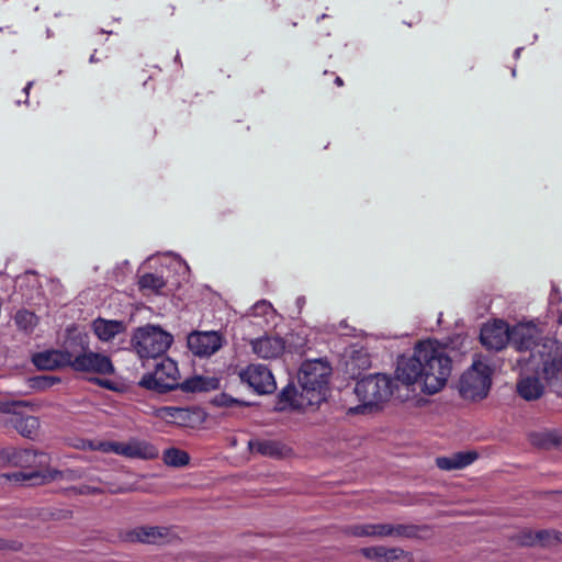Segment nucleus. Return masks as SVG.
<instances>
[{
  "label": "nucleus",
  "mask_w": 562,
  "mask_h": 562,
  "mask_svg": "<svg viewBox=\"0 0 562 562\" xmlns=\"http://www.w3.org/2000/svg\"><path fill=\"white\" fill-rule=\"evenodd\" d=\"M180 372L177 363L170 358H162L153 372L143 375L138 382L139 386L165 393L179 386Z\"/></svg>",
  "instance_id": "nucleus-7"
},
{
  "label": "nucleus",
  "mask_w": 562,
  "mask_h": 562,
  "mask_svg": "<svg viewBox=\"0 0 562 562\" xmlns=\"http://www.w3.org/2000/svg\"><path fill=\"white\" fill-rule=\"evenodd\" d=\"M335 83L338 86V87H341L344 85L342 82V79L340 77H336L335 79Z\"/></svg>",
  "instance_id": "nucleus-46"
},
{
  "label": "nucleus",
  "mask_w": 562,
  "mask_h": 562,
  "mask_svg": "<svg viewBox=\"0 0 562 562\" xmlns=\"http://www.w3.org/2000/svg\"><path fill=\"white\" fill-rule=\"evenodd\" d=\"M452 372V360L447 348L436 340L418 342L409 357H402L396 367V379L415 386L426 395L440 392Z\"/></svg>",
  "instance_id": "nucleus-1"
},
{
  "label": "nucleus",
  "mask_w": 562,
  "mask_h": 562,
  "mask_svg": "<svg viewBox=\"0 0 562 562\" xmlns=\"http://www.w3.org/2000/svg\"><path fill=\"white\" fill-rule=\"evenodd\" d=\"M558 322H559V324H561V325H562V312L559 314Z\"/></svg>",
  "instance_id": "nucleus-48"
},
{
  "label": "nucleus",
  "mask_w": 562,
  "mask_h": 562,
  "mask_svg": "<svg viewBox=\"0 0 562 562\" xmlns=\"http://www.w3.org/2000/svg\"><path fill=\"white\" fill-rule=\"evenodd\" d=\"M59 379L57 378H50V376H38L32 380V386L45 390L47 387H50L56 382H58Z\"/></svg>",
  "instance_id": "nucleus-37"
},
{
  "label": "nucleus",
  "mask_w": 562,
  "mask_h": 562,
  "mask_svg": "<svg viewBox=\"0 0 562 562\" xmlns=\"http://www.w3.org/2000/svg\"><path fill=\"white\" fill-rule=\"evenodd\" d=\"M14 322L20 330L30 333L37 325V316L27 310H20L14 315Z\"/></svg>",
  "instance_id": "nucleus-29"
},
{
  "label": "nucleus",
  "mask_w": 562,
  "mask_h": 562,
  "mask_svg": "<svg viewBox=\"0 0 562 562\" xmlns=\"http://www.w3.org/2000/svg\"><path fill=\"white\" fill-rule=\"evenodd\" d=\"M217 403L220 405H224V406H234L236 404H240V402L232 396H228L226 394H222L218 400H217Z\"/></svg>",
  "instance_id": "nucleus-40"
},
{
  "label": "nucleus",
  "mask_w": 562,
  "mask_h": 562,
  "mask_svg": "<svg viewBox=\"0 0 562 562\" xmlns=\"http://www.w3.org/2000/svg\"><path fill=\"white\" fill-rule=\"evenodd\" d=\"M530 443L540 449H550L561 443L559 435L549 429L531 431L528 435Z\"/></svg>",
  "instance_id": "nucleus-26"
},
{
  "label": "nucleus",
  "mask_w": 562,
  "mask_h": 562,
  "mask_svg": "<svg viewBox=\"0 0 562 562\" xmlns=\"http://www.w3.org/2000/svg\"><path fill=\"white\" fill-rule=\"evenodd\" d=\"M276 314L272 304L266 300H260L255 303L247 313L248 316L262 317L266 323L272 322L276 318Z\"/></svg>",
  "instance_id": "nucleus-27"
},
{
  "label": "nucleus",
  "mask_w": 562,
  "mask_h": 562,
  "mask_svg": "<svg viewBox=\"0 0 562 562\" xmlns=\"http://www.w3.org/2000/svg\"><path fill=\"white\" fill-rule=\"evenodd\" d=\"M168 533L164 527L142 526L126 532L125 540L131 542L157 543Z\"/></svg>",
  "instance_id": "nucleus-18"
},
{
  "label": "nucleus",
  "mask_w": 562,
  "mask_h": 562,
  "mask_svg": "<svg viewBox=\"0 0 562 562\" xmlns=\"http://www.w3.org/2000/svg\"><path fill=\"white\" fill-rule=\"evenodd\" d=\"M90 61H91V63L97 61V58H95V55H94V54H92V55H91V57H90Z\"/></svg>",
  "instance_id": "nucleus-47"
},
{
  "label": "nucleus",
  "mask_w": 562,
  "mask_h": 562,
  "mask_svg": "<svg viewBox=\"0 0 562 562\" xmlns=\"http://www.w3.org/2000/svg\"><path fill=\"white\" fill-rule=\"evenodd\" d=\"M71 369L78 372H90L102 375H111L115 372L110 357L94 352L90 349L87 335L72 336Z\"/></svg>",
  "instance_id": "nucleus-4"
},
{
  "label": "nucleus",
  "mask_w": 562,
  "mask_h": 562,
  "mask_svg": "<svg viewBox=\"0 0 562 562\" xmlns=\"http://www.w3.org/2000/svg\"><path fill=\"white\" fill-rule=\"evenodd\" d=\"M110 453H115L119 456H123L124 453V442L111 441Z\"/></svg>",
  "instance_id": "nucleus-41"
},
{
  "label": "nucleus",
  "mask_w": 562,
  "mask_h": 562,
  "mask_svg": "<svg viewBox=\"0 0 562 562\" xmlns=\"http://www.w3.org/2000/svg\"><path fill=\"white\" fill-rule=\"evenodd\" d=\"M210 382L202 376H192L179 383V386L184 392H202L209 390Z\"/></svg>",
  "instance_id": "nucleus-33"
},
{
  "label": "nucleus",
  "mask_w": 562,
  "mask_h": 562,
  "mask_svg": "<svg viewBox=\"0 0 562 562\" xmlns=\"http://www.w3.org/2000/svg\"><path fill=\"white\" fill-rule=\"evenodd\" d=\"M69 491L75 494H102V493H104L103 488L98 487V486L88 485V484H83L78 487H71Z\"/></svg>",
  "instance_id": "nucleus-39"
},
{
  "label": "nucleus",
  "mask_w": 562,
  "mask_h": 562,
  "mask_svg": "<svg viewBox=\"0 0 562 562\" xmlns=\"http://www.w3.org/2000/svg\"><path fill=\"white\" fill-rule=\"evenodd\" d=\"M72 336L65 342L64 350H45L33 355L32 362L40 370H55L61 367H70L72 360Z\"/></svg>",
  "instance_id": "nucleus-10"
},
{
  "label": "nucleus",
  "mask_w": 562,
  "mask_h": 562,
  "mask_svg": "<svg viewBox=\"0 0 562 562\" xmlns=\"http://www.w3.org/2000/svg\"><path fill=\"white\" fill-rule=\"evenodd\" d=\"M26 405V402L23 401H0V413L8 414L10 417H14V414H19L16 408Z\"/></svg>",
  "instance_id": "nucleus-36"
},
{
  "label": "nucleus",
  "mask_w": 562,
  "mask_h": 562,
  "mask_svg": "<svg viewBox=\"0 0 562 562\" xmlns=\"http://www.w3.org/2000/svg\"><path fill=\"white\" fill-rule=\"evenodd\" d=\"M23 480H33V479H42L41 482L46 481H55V480H65V481H76L81 479V473L76 470H66V471H56L49 470L45 474H41L37 471H31L27 473H21Z\"/></svg>",
  "instance_id": "nucleus-25"
},
{
  "label": "nucleus",
  "mask_w": 562,
  "mask_h": 562,
  "mask_svg": "<svg viewBox=\"0 0 562 562\" xmlns=\"http://www.w3.org/2000/svg\"><path fill=\"white\" fill-rule=\"evenodd\" d=\"M360 553L368 560L375 562H409L411 555L401 548L372 546L360 549Z\"/></svg>",
  "instance_id": "nucleus-15"
},
{
  "label": "nucleus",
  "mask_w": 562,
  "mask_h": 562,
  "mask_svg": "<svg viewBox=\"0 0 562 562\" xmlns=\"http://www.w3.org/2000/svg\"><path fill=\"white\" fill-rule=\"evenodd\" d=\"M49 283H50V285H52V288H53V290H54L55 292H57V293H59V292H60V290H61V284L59 283V281H57V280H50V281H49Z\"/></svg>",
  "instance_id": "nucleus-43"
},
{
  "label": "nucleus",
  "mask_w": 562,
  "mask_h": 562,
  "mask_svg": "<svg viewBox=\"0 0 562 562\" xmlns=\"http://www.w3.org/2000/svg\"><path fill=\"white\" fill-rule=\"evenodd\" d=\"M344 532L352 537L386 538V524H356L346 527Z\"/></svg>",
  "instance_id": "nucleus-23"
},
{
  "label": "nucleus",
  "mask_w": 562,
  "mask_h": 562,
  "mask_svg": "<svg viewBox=\"0 0 562 562\" xmlns=\"http://www.w3.org/2000/svg\"><path fill=\"white\" fill-rule=\"evenodd\" d=\"M32 85H33V82H32V81H30V82L25 86V88H24V92L26 93V95H29V91H30V89H31Z\"/></svg>",
  "instance_id": "nucleus-45"
},
{
  "label": "nucleus",
  "mask_w": 562,
  "mask_h": 562,
  "mask_svg": "<svg viewBox=\"0 0 562 562\" xmlns=\"http://www.w3.org/2000/svg\"><path fill=\"white\" fill-rule=\"evenodd\" d=\"M124 457L131 459H155L158 457V450L150 443L137 439L124 442Z\"/></svg>",
  "instance_id": "nucleus-22"
},
{
  "label": "nucleus",
  "mask_w": 562,
  "mask_h": 562,
  "mask_svg": "<svg viewBox=\"0 0 562 562\" xmlns=\"http://www.w3.org/2000/svg\"><path fill=\"white\" fill-rule=\"evenodd\" d=\"M95 450H100L105 453H110L111 441H100L97 446L93 447Z\"/></svg>",
  "instance_id": "nucleus-42"
},
{
  "label": "nucleus",
  "mask_w": 562,
  "mask_h": 562,
  "mask_svg": "<svg viewBox=\"0 0 562 562\" xmlns=\"http://www.w3.org/2000/svg\"><path fill=\"white\" fill-rule=\"evenodd\" d=\"M510 338V328L503 321L486 323L481 328L480 340L488 350L499 351L506 347Z\"/></svg>",
  "instance_id": "nucleus-12"
},
{
  "label": "nucleus",
  "mask_w": 562,
  "mask_h": 562,
  "mask_svg": "<svg viewBox=\"0 0 562 562\" xmlns=\"http://www.w3.org/2000/svg\"><path fill=\"white\" fill-rule=\"evenodd\" d=\"M139 288L143 290H149L154 293L160 292L161 289L165 288L166 282L162 277L154 274V273H146L142 276L138 280Z\"/></svg>",
  "instance_id": "nucleus-32"
},
{
  "label": "nucleus",
  "mask_w": 562,
  "mask_h": 562,
  "mask_svg": "<svg viewBox=\"0 0 562 562\" xmlns=\"http://www.w3.org/2000/svg\"><path fill=\"white\" fill-rule=\"evenodd\" d=\"M537 544L550 547L562 543V533L555 530H538L536 531Z\"/></svg>",
  "instance_id": "nucleus-34"
},
{
  "label": "nucleus",
  "mask_w": 562,
  "mask_h": 562,
  "mask_svg": "<svg viewBox=\"0 0 562 562\" xmlns=\"http://www.w3.org/2000/svg\"><path fill=\"white\" fill-rule=\"evenodd\" d=\"M517 392L526 401H535L541 397L544 387L537 376H531L526 373L520 374L517 382Z\"/></svg>",
  "instance_id": "nucleus-20"
},
{
  "label": "nucleus",
  "mask_w": 562,
  "mask_h": 562,
  "mask_svg": "<svg viewBox=\"0 0 562 562\" xmlns=\"http://www.w3.org/2000/svg\"><path fill=\"white\" fill-rule=\"evenodd\" d=\"M330 375L331 367L326 359L306 360L297 373L301 390L288 385L281 391L280 397L300 409L318 406L326 400Z\"/></svg>",
  "instance_id": "nucleus-2"
},
{
  "label": "nucleus",
  "mask_w": 562,
  "mask_h": 562,
  "mask_svg": "<svg viewBox=\"0 0 562 562\" xmlns=\"http://www.w3.org/2000/svg\"><path fill=\"white\" fill-rule=\"evenodd\" d=\"M251 452L259 453L261 456L271 457V458H282L285 457L290 449L276 440H250L248 443Z\"/></svg>",
  "instance_id": "nucleus-21"
},
{
  "label": "nucleus",
  "mask_w": 562,
  "mask_h": 562,
  "mask_svg": "<svg viewBox=\"0 0 562 562\" xmlns=\"http://www.w3.org/2000/svg\"><path fill=\"white\" fill-rule=\"evenodd\" d=\"M91 328L99 340L108 342L125 333L126 324L122 321L98 317L92 322Z\"/></svg>",
  "instance_id": "nucleus-17"
},
{
  "label": "nucleus",
  "mask_w": 562,
  "mask_h": 562,
  "mask_svg": "<svg viewBox=\"0 0 562 562\" xmlns=\"http://www.w3.org/2000/svg\"><path fill=\"white\" fill-rule=\"evenodd\" d=\"M477 459L475 451H461L448 457H439L436 459V464L439 469L445 471L459 470L470 465Z\"/></svg>",
  "instance_id": "nucleus-19"
},
{
  "label": "nucleus",
  "mask_w": 562,
  "mask_h": 562,
  "mask_svg": "<svg viewBox=\"0 0 562 562\" xmlns=\"http://www.w3.org/2000/svg\"><path fill=\"white\" fill-rule=\"evenodd\" d=\"M538 358L542 366V375L549 383L562 381V352L557 341L542 345L537 355L531 353L527 366L533 369L538 364Z\"/></svg>",
  "instance_id": "nucleus-8"
},
{
  "label": "nucleus",
  "mask_w": 562,
  "mask_h": 562,
  "mask_svg": "<svg viewBox=\"0 0 562 562\" xmlns=\"http://www.w3.org/2000/svg\"><path fill=\"white\" fill-rule=\"evenodd\" d=\"M164 462L170 467H183L189 463V454L177 448H169L164 452Z\"/></svg>",
  "instance_id": "nucleus-30"
},
{
  "label": "nucleus",
  "mask_w": 562,
  "mask_h": 562,
  "mask_svg": "<svg viewBox=\"0 0 562 562\" xmlns=\"http://www.w3.org/2000/svg\"><path fill=\"white\" fill-rule=\"evenodd\" d=\"M7 458L13 465L23 469L43 468L48 463L45 453L30 449H10L7 451Z\"/></svg>",
  "instance_id": "nucleus-16"
},
{
  "label": "nucleus",
  "mask_w": 562,
  "mask_h": 562,
  "mask_svg": "<svg viewBox=\"0 0 562 562\" xmlns=\"http://www.w3.org/2000/svg\"><path fill=\"white\" fill-rule=\"evenodd\" d=\"M417 535V527L404 524H386V537L392 538H413Z\"/></svg>",
  "instance_id": "nucleus-31"
},
{
  "label": "nucleus",
  "mask_w": 562,
  "mask_h": 562,
  "mask_svg": "<svg viewBox=\"0 0 562 562\" xmlns=\"http://www.w3.org/2000/svg\"><path fill=\"white\" fill-rule=\"evenodd\" d=\"M252 352L260 359L273 360L280 358L286 348L285 340L280 336L265 335L250 340Z\"/></svg>",
  "instance_id": "nucleus-13"
},
{
  "label": "nucleus",
  "mask_w": 562,
  "mask_h": 562,
  "mask_svg": "<svg viewBox=\"0 0 562 562\" xmlns=\"http://www.w3.org/2000/svg\"><path fill=\"white\" fill-rule=\"evenodd\" d=\"M173 341L170 333L159 326L146 325L134 329L131 346L142 360L157 359L166 353Z\"/></svg>",
  "instance_id": "nucleus-3"
},
{
  "label": "nucleus",
  "mask_w": 562,
  "mask_h": 562,
  "mask_svg": "<svg viewBox=\"0 0 562 562\" xmlns=\"http://www.w3.org/2000/svg\"><path fill=\"white\" fill-rule=\"evenodd\" d=\"M224 338L217 331H194L188 336V347L198 357H210L218 351Z\"/></svg>",
  "instance_id": "nucleus-11"
},
{
  "label": "nucleus",
  "mask_w": 562,
  "mask_h": 562,
  "mask_svg": "<svg viewBox=\"0 0 562 562\" xmlns=\"http://www.w3.org/2000/svg\"><path fill=\"white\" fill-rule=\"evenodd\" d=\"M241 383L259 395L272 394L277 383L271 370L261 363H251L237 372Z\"/></svg>",
  "instance_id": "nucleus-9"
},
{
  "label": "nucleus",
  "mask_w": 562,
  "mask_h": 562,
  "mask_svg": "<svg viewBox=\"0 0 562 562\" xmlns=\"http://www.w3.org/2000/svg\"><path fill=\"white\" fill-rule=\"evenodd\" d=\"M492 369L481 358L473 360L460 376L458 391L462 398L477 402L485 398L492 384Z\"/></svg>",
  "instance_id": "nucleus-6"
},
{
  "label": "nucleus",
  "mask_w": 562,
  "mask_h": 562,
  "mask_svg": "<svg viewBox=\"0 0 562 562\" xmlns=\"http://www.w3.org/2000/svg\"><path fill=\"white\" fill-rule=\"evenodd\" d=\"M11 548L4 540L0 539V549Z\"/></svg>",
  "instance_id": "nucleus-44"
},
{
  "label": "nucleus",
  "mask_w": 562,
  "mask_h": 562,
  "mask_svg": "<svg viewBox=\"0 0 562 562\" xmlns=\"http://www.w3.org/2000/svg\"><path fill=\"white\" fill-rule=\"evenodd\" d=\"M154 414L167 423H180L184 419L187 411L181 407L164 406L155 409Z\"/></svg>",
  "instance_id": "nucleus-28"
},
{
  "label": "nucleus",
  "mask_w": 562,
  "mask_h": 562,
  "mask_svg": "<svg viewBox=\"0 0 562 562\" xmlns=\"http://www.w3.org/2000/svg\"><path fill=\"white\" fill-rule=\"evenodd\" d=\"M518 541L522 546H528V547L537 546L536 531H531V530L521 531L520 535L518 536Z\"/></svg>",
  "instance_id": "nucleus-38"
},
{
  "label": "nucleus",
  "mask_w": 562,
  "mask_h": 562,
  "mask_svg": "<svg viewBox=\"0 0 562 562\" xmlns=\"http://www.w3.org/2000/svg\"><path fill=\"white\" fill-rule=\"evenodd\" d=\"M392 380L385 374H374L361 379L355 387L361 406L350 408V412L362 413L367 408H380L392 396Z\"/></svg>",
  "instance_id": "nucleus-5"
},
{
  "label": "nucleus",
  "mask_w": 562,
  "mask_h": 562,
  "mask_svg": "<svg viewBox=\"0 0 562 562\" xmlns=\"http://www.w3.org/2000/svg\"><path fill=\"white\" fill-rule=\"evenodd\" d=\"M540 337L539 328L532 323H521L510 328L509 341L519 350L532 349Z\"/></svg>",
  "instance_id": "nucleus-14"
},
{
  "label": "nucleus",
  "mask_w": 562,
  "mask_h": 562,
  "mask_svg": "<svg viewBox=\"0 0 562 562\" xmlns=\"http://www.w3.org/2000/svg\"><path fill=\"white\" fill-rule=\"evenodd\" d=\"M22 281L31 288V293L26 294L27 299L33 300L41 295V286L37 274L33 271L26 272L22 277Z\"/></svg>",
  "instance_id": "nucleus-35"
},
{
  "label": "nucleus",
  "mask_w": 562,
  "mask_h": 562,
  "mask_svg": "<svg viewBox=\"0 0 562 562\" xmlns=\"http://www.w3.org/2000/svg\"><path fill=\"white\" fill-rule=\"evenodd\" d=\"M9 423H11L18 432L25 438H33L36 436L40 428V420L34 416L14 414V417H10Z\"/></svg>",
  "instance_id": "nucleus-24"
}]
</instances>
